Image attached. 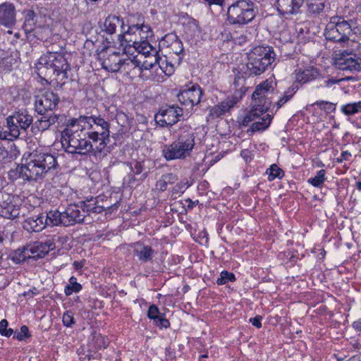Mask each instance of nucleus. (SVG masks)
Instances as JSON below:
<instances>
[{"instance_id":"nucleus-25","label":"nucleus","mask_w":361,"mask_h":361,"mask_svg":"<svg viewBox=\"0 0 361 361\" xmlns=\"http://www.w3.org/2000/svg\"><path fill=\"white\" fill-rule=\"evenodd\" d=\"M45 216L41 215H32L25 220L23 228L29 232H39L45 228Z\"/></svg>"},{"instance_id":"nucleus-53","label":"nucleus","mask_w":361,"mask_h":361,"mask_svg":"<svg viewBox=\"0 0 361 361\" xmlns=\"http://www.w3.org/2000/svg\"><path fill=\"white\" fill-rule=\"evenodd\" d=\"M316 104L321 108H323L324 110L329 111H334L336 110V104L326 102V101H321V102H317Z\"/></svg>"},{"instance_id":"nucleus-27","label":"nucleus","mask_w":361,"mask_h":361,"mask_svg":"<svg viewBox=\"0 0 361 361\" xmlns=\"http://www.w3.org/2000/svg\"><path fill=\"white\" fill-rule=\"evenodd\" d=\"M42 117L37 119L32 126L36 128L39 131H44L49 129L51 126L54 125L60 118V115L51 114L50 115H42Z\"/></svg>"},{"instance_id":"nucleus-28","label":"nucleus","mask_w":361,"mask_h":361,"mask_svg":"<svg viewBox=\"0 0 361 361\" xmlns=\"http://www.w3.org/2000/svg\"><path fill=\"white\" fill-rule=\"evenodd\" d=\"M233 87L235 89L233 94L231 96L233 99L239 102L243 95L246 92L247 88L245 86V78L243 74L238 72L233 81Z\"/></svg>"},{"instance_id":"nucleus-23","label":"nucleus","mask_w":361,"mask_h":361,"mask_svg":"<svg viewBox=\"0 0 361 361\" xmlns=\"http://www.w3.org/2000/svg\"><path fill=\"white\" fill-rule=\"evenodd\" d=\"M238 102L232 97H228L225 100L209 109L208 117L211 119L219 118L234 107Z\"/></svg>"},{"instance_id":"nucleus-21","label":"nucleus","mask_w":361,"mask_h":361,"mask_svg":"<svg viewBox=\"0 0 361 361\" xmlns=\"http://www.w3.org/2000/svg\"><path fill=\"white\" fill-rule=\"evenodd\" d=\"M13 197L6 195V197L0 202V215L6 219H14L20 214V209L13 203Z\"/></svg>"},{"instance_id":"nucleus-50","label":"nucleus","mask_w":361,"mask_h":361,"mask_svg":"<svg viewBox=\"0 0 361 361\" xmlns=\"http://www.w3.org/2000/svg\"><path fill=\"white\" fill-rule=\"evenodd\" d=\"M63 323L64 326L70 327L75 323L73 313L71 311H66L63 315Z\"/></svg>"},{"instance_id":"nucleus-15","label":"nucleus","mask_w":361,"mask_h":361,"mask_svg":"<svg viewBox=\"0 0 361 361\" xmlns=\"http://www.w3.org/2000/svg\"><path fill=\"white\" fill-rule=\"evenodd\" d=\"M16 8L13 4L6 2L0 5L1 25L8 28L13 27L16 23Z\"/></svg>"},{"instance_id":"nucleus-55","label":"nucleus","mask_w":361,"mask_h":361,"mask_svg":"<svg viewBox=\"0 0 361 361\" xmlns=\"http://www.w3.org/2000/svg\"><path fill=\"white\" fill-rule=\"evenodd\" d=\"M291 97L290 94H286L284 92L283 95L276 102L275 105L276 106V110L280 109L283 105H284L286 102H288Z\"/></svg>"},{"instance_id":"nucleus-60","label":"nucleus","mask_w":361,"mask_h":361,"mask_svg":"<svg viewBox=\"0 0 361 361\" xmlns=\"http://www.w3.org/2000/svg\"><path fill=\"white\" fill-rule=\"evenodd\" d=\"M298 89L299 87L298 84H293L286 91H285V92L286 94H290V97L292 98Z\"/></svg>"},{"instance_id":"nucleus-8","label":"nucleus","mask_w":361,"mask_h":361,"mask_svg":"<svg viewBox=\"0 0 361 361\" xmlns=\"http://www.w3.org/2000/svg\"><path fill=\"white\" fill-rule=\"evenodd\" d=\"M350 23L343 19L341 21L331 22L327 25L325 37L327 40L334 42H346L352 33Z\"/></svg>"},{"instance_id":"nucleus-18","label":"nucleus","mask_w":361,"mask_h":361,"mask_svg":"<svg viewBox=\"0 0 361 361\" xmlns=\"http://www.w3.org/2000/svg\"><path fill=\"white\" fill-rule=\"evenodd\" d=\"M133 254L141 263L152 262L156 251L149 245L141 242H136L133 245Z\"/></svg>"},{"instance_id":"nucleus-51","label":"nucleus","mask_w":361,"mask_h":361,"mask_svg":"<svg viewBox=\"0 0 361 361\" xmlns=\"http://www.w3.org/2000/svg\"><path fill=\"white\" fill-rule=\"evenodd\" d=\"M161 314H160L159 308L155 305H152L149 306L147 316L149 319H153L154 321H157V319L159 318Z\"/></svg>"},{"instance_id":"nucleus-42","label":"nucleus","mask_w":361,"mask_h":361,"mask_svg":"<svg viewBox=\"0 0 361 361\" xmlns=\"http://www.w3.org/2000/svg\"><path fill=\"white\" fill-rule=\"evenodd\" d=\"M122 33L118 35V40L122 42L124 40V38L126 37V35H131L135 34L136 31L139 30V23H132V20L128 21V28L127 30L125 29H121Z\"/></svg>"},{"instance_id":"nucleus-61","label":"nucleus","mask_w":361,"mask_h":361,"mask_svg":"<svg viewBox=\"0 0 361 361\" xmlns=\"http://www.w3.org/2000/svg\"><path fill=\"white\" fill-rule=\"evenodd\" d=\"M350 157L351 154L350 152L348 151H343L342 152L341 157L337 158V161L341 163L345 160H348Z\"/></svg>"},{"instance_id":"nucleus-10","label":"nucleus","mask_w":361,"mask_h":361,"mask_svg":"<svg viewBox=\"0 0 361 361\" xmlns=\"http://www.w3.org/2000/svg\"><path fill=\"white\" fill-rule=\"evenodd\" d=\"M59 97L53 91H45L35 97V109L39 115L47 114L54 111L59 103Z\"/></svg>"},{"instance_id":"nucleus-63","label":"nucleus","mask_w":361,"mask_h":361,"mask_svg":"<svg viewBox=\"0 0 361 361\" xmlns=\"http://www.w3.org/2000/svg\"><path fill=\"white\" fill-rule=\"evenodd\" d=\"M132 63L133 65H134L135 67H139L140 68V66H141V61L137 59L136 57H134L133 59H127L126 60V63L127 65H129V63Z\"/></svg>"},{"instance_id":"nucleus-9","label":"nucleus","mask_w":361,"mask_h":361,"mask_svg":"<svg viewBox=\"0 0 361 361\" xmlns=\"http://www.w3.org/2000/svg\"><path fill=\"white\" fill-rule=\"evenodd\" d=\"M183 116V109L177 105L161 106L154 116L156 123L161 127H171L178 123Z\"/></svg>"},{"instance_id":"nucleus-36","label":"nucleus","mask_w":361,"mask_h":361,"mask_svg":"<svg viewBox=\"0 0 361 361\" xmlns=\"http://www.w3.org/2000/svg\"><path fill=\"white\" fill-rule=\"evenodd\" d=\"M343 80V78L336 79L334 77H327L326 78H322L318 80L317 88L318 89H335V85L339 84L341 81Z\"/></svg>"},{"instance_id":"nucleus-3","label":"nucleus","mask_w":361,"mask_h":361,"mask_svg":"<svg viewBox=\"0 0 361 361\" xmlns=\"http://www.w3.org/2000/svg\"><path fill=\"white\" fill-rule=\"evenodd\" d=\"M276 54L271 47L258 46L247 54V71L249 75H259L274 61Z\"/></svg>"},{"instance_id":"nucleus-32","label":"nucleus","mask_w":361,"mask_h":361,"mask_svg":"<svg viewBox=\"0 0 361 361\" xmlns=\"http://www.w3.org/2000/svg\"><path fill=\"white\" fill-rule=\"evenodd\" d=\"M63 212L58 210H51L47 213L45 216L46 225L50 226H63V217H62Z\"/></svg>"},{"instance_id":"nucleus-62","label":"nucleus","mask_w":361,"mask_h":361,"mask_svg":"<svg viewBox=\"0 0 361 361\" xmlns=\"http://www.w3.org/2000/svg\"><path fill=\"white\" fill-rule=\"evenodd\" d=\"M126 183L129 187H133L135 183L136 178H135V175L129 174L127 178L124 179Z\"/></svg>"},{"instance_id":"nucleus-52","label":"nucleus","mask_w":361,"mask_h":361,"mask_svg":"<svg viewBox=\"0 0 361 361\" xmlns=\"http://www.w3.org/2000/svg\"><path fill=\"white\" fill-rule=\"evenodd\" d=\"M67 72L68 71L61 70V71L56 73L54 75L56 76L55 80H59L58 84H59L61 87L66 83V80L68 78Z\"/></svg>"},{"instance_id":"nucleus-20","label":"nucleus","mask_w":361,"mask_h":361,"mask_svg":"<svg viewBox=\"0 0 361 361\" xmlns=\"http://www.w3.org/2000/svg\"><path fill=\"white\" fill-rule=\"evenodd\" d=\"M85 134L92 142H99V145L95 148L93 147V150H92L94 154L102 153L109 142L110 133L105 131L90 130Z\"/></svg>"},{"instance_id":"nucleus-14","label":"nucleus","mask_w":361,"mask_h":361,"mask_svg":"<svg viewBox=\"0 0 361 361\" xmlns=\"http://www.w3.org/2000/svg\"><path fill=\"white\" fill-rule=\"evenodd\" d=\"M63 226H68L75 224L86 223V215L82 214L78 205H70L63 212Z\"/></svg>"},{"instance_id":"nucleus-24","label":"nucleus","mask_w":361,"mask_h":361,"mask_svg":"<svg viewBox=\"0 0 361 361\" xmlns=\"http://www.w3.org/2000/svg\"><path fill=\"white\" fill-rule=\"evenodd\" d=\"M102 200V197L98 196L91 197L90 200L81 202V208L82 214L89 216L91 214H100L104 211V206H100L99 200Z\"/></svg>"},{"instance_id":"nucleus-6","label":"nucleus","mask_w":361,"mask_h":361,"mask_svg":"<svg viewBox=\"0 0 361 361\" xmlns=\"http://www.w3.org/2000/svg\"><path fill=\"white\" fill-rule=\"evenodd\" d=\"M253 4L251 1L240 0L228 8L227 20L231 25H245L255 18Z\"/></svg>"},{"instance_id":"nucleus-33","label":"nucleus","mask_w":361,"mask_h":361,"mask_svg":"<svg viewBox=\"0 0 361 361\" xmlns=\"http://www.w3.org/2000/svg\"><path fill=\"white\" fill-rule=\"evenodd\" d=\"M177 180L178 177L174 173H169L164 174L161 178L157 181L156 188L160 191L164 192L167 189L169 184H173Z\"/></svg>"},{"instance_id":"nucleus-26","label":"nucleus","mask_w":361,"mask_h":361,"mask_svg":"<svg viewBox=\"0 0 361 361\" xmlns=\"http://www.w3.org/2000/svg\"><path fill=\"white\" fill-rule=\"evenodd\" d=\"M118 26H120L121 29L124 28L123 18L116 15H109L104 23V31L109 35H113L116 33Z\"/></svg>"},{"instance_id":"nucleus-1","label":"nucleus","mask_w":361,"mask_h":361,"mask_svg":"<svg viewBox=\"0 0 361 361\" xmlns=\"http://www.w3.org/2000/svg\"><path fill=\"white\" fill-rule=\"evenodd\" d=\"M63 71H69L70 65L68 63L62 52L57 50H49L38 60L35 66L37 75L48 83L56 73Z\"/></svg>"},{"instance_id":"nucleus-54","label":"nucleus","mask_w":361,"mask_h":361,"mask_svg":"<svg viewBox=\"0 0 361 361\" xmlns=\"http://www.w3.org/2000/svg\"><path fill=\"white\" fill-rule=\"evenodd\" d=\"M156 325L159 328H168L170 326L169 321L166 319L162 314L154 321Z\"/></svg>"},{"instance_id":"nucleus-5","label":"nucleus","mask_w":361,"mask_h":361,"mask_svg":"<svg viewBox=\"0 0 361 361\" xmlns=\"http://www.w3.org/2000/svg\"><path fill=\"white\" fill-rule=\"evenodd\" d=\"M61 143L68 153L85 155L93 150L90 140L86 139V134L82 129L73 130L64 129L62 132Z\"/></svg>"},{"instance_id":"nucleus-35","label":"nucleus","mask_w":361,"mask_h":361,"mask_svg":"<svg viewBox=\"0 0 361 361\" xmlns=\"http://www.w3.org/2000/svg\"><path fill=\"white\" fill-rule=\"evenodd\" d=\"M25 22L23 25V28L26 33L31 32L35 27V17L36 15L34 11L27 9L24 11Z\"/></svg>"},{"instance_id":"nucleus-11","label":"nucleus","mask_w":361,"mask_h":361,"mask_svg":"<svg viewBox=\"0 0 361 361\" xmlns=\"http://www.w3.org/2000/svg\"><path fill=\"white\" fill-rule=\"evenodd\" d=\"M335 64L342 71H360L361 58L351 52L341 51L335 54Z\"/></svg>"},{"instance_id":"nucleus-43","label":"nucleus","mask_w":361,"mask_h":361,"mask_svg":"<svg viewBox=\"0 0 361 361\" xmlns=\"http://www.w3.org/2000/svg\"><path fill=\"white\" fill-rule=\"evenodd\" d=\"M267 173L269 174L268 179L269 181L274 180L276 178L281 179L284 176L283 171L275 164L267 170Z\"/></svg>"},{"instance_id":"nucleus-40","label":"nucleus","mask_w":361,"mask_h":361,"mask_svg":"<svg viewBox=\"0 0 361 361\" xmlns=\"http://www.w3.org/2000/svg\"><path fill=\"white\" fill-rule=\"evenodd\" d=\"M146 58L147 59L145 60L141 64L140 71L150 70L159 63V57L157 56V54L154 53Z\"/></svg>"},{"instance_id":"nucleus-44","label":"nucleus","mask_w":361,"mask_h":361,"mask_svg":"<svg viewBox=\"0 0 361 361\" xmlns=\"http://www.w3.org/2000/svg\"><path fill=\"white\" fill-rule=\"evenodd\" d=\"M137 49L142 56L147 57L152 54L151 52L157 54V52L152 48V47L147 42H143L137 47Z\"/></svg>"},{"instance_id":"nucleus-47","label":"nucleus","mask_w":361,"mask_h":361,"mask_svg":"<svg viewBox=\"0 0 361 361\" xmlns=\"http://www.w3.org/2000/svg\"><path fill=\"white\" fill-rule=\"evenodd\" d=\"M78 126H81L80 129H82V133H84V130L85 129V124H87L89 126V129H92V124H91V116H80L78 118Z\"/></svg>"},{"instance_id":"nucleus-31","label":"nucleus","mask_w":361,"mask_h":361,"mask_svg":"<svg viewBox=\"0 0 361 361\" xmlns=\"http://www.w3.org/2000/svg\"><path fill=\"white\" fill-rule=\"evenodd\" d=\"M10 257L16 264H20L25 261L26 259L30 258L31 255L28 245L23 246L14 250L11 253Z\"/></svg>"},{"instance_id":"nucleus-59","label":"nucleus","mask_w":361,"mask_h":361,"mask_svg":"<svg viewBox=\"0 0 361 361\" xmlns=\"http://www.w3.org/2000/svg\"><path fill=\"white\" fill-rule=\"evenodd\" d=\"M184 185L181 183L176 184L172 190V195L178 193H183L184 191Z\"/></svg>"},{"instance_id":"nucleus-13","label":"nucleus","mask_w":361,"mask_h":361,"mask_svg":"<svg viewBox=\"0 0 361 361\" xmlns=\"http://www.w3.org/2000/svg\"><path fill=\"white\" fill-rule=\"evenodd\" d=\"M16 173L18 174L19 178H22L25 180H35L42 179L45 176V171H43L36 163L35 161L30 157V160L25 165L18 166L16 169Z\"/></svg>"},{"instance_id":"nucleus-45","label":"nucleus","mask_w":361,"mask_h":361,"mask_svg":"<svg viewBox=\"0 0 361 361\" xmlns=\"http://www.w3.org/2000/svg\"><path fill=\"white\" fill-rule=\"evenodd\" d=\"M235 281V274L227 271H223L220 274V277L218 278L216 283L218 285L226 284L228 281L234 282Z\"/></svg>"},{"instance_id":"nucleus-2","label":"nucleus","mask_w":361,"mask_h":361,"mask_svg":"<svg viewBox=\"0 0 361 361\" xmlns=\"http://www.w3.org/2000/svg\"><path fill=\"white\" fill-rule=\"evenodd\" d=\"M274 90L272 82L267 80L257 86L252 94V109L241 121L242 126H247L251 121L267 111L271 104L268 96Z\"/></svg>"},{"instance_id":"nucleus-17","label":"nucleus","mask_w":361,"mask_h":361,"mask_svg":"<svg viewBox=\"0 0 361 361\" xmlns=\"http://www.w3.org/2000/svg\"><path fill=\"white\" fill-rule=\"evenodd\" d=\"M28 247L31 257L42 258L55 248V243L52 239H47L44 242H35Z\"/></svg>"},{"instance_id":"nucleus-37","label":"nucleus","mask_w":361,"mask_h":361,"mask_svg":"<svg viewBox=\"0 0 361 361\" xmlns=\"http://www.w3.org/2000/svg\"><path fill=\"white\" fill-rule=\"evenodd\" d=\"M82 286L77 282V279L75 276H71L69 279V283H68L65 287L64 292L67 296H69L73 293L80 292Z\"/></svg>"},{"instance_id":"nucleus-46","label":"nucleus","mask_w":361,"mask_h":361,"mask_svg":"<svg viewBox=\"0 0 361 361\" xmlns=\"http://www.w3.org/2000/svg\"><path fill=\"white\" fill-rule=\"evenodd\" d=\"M175 40L171 44V49L173 52L176 54L178 56H180V54L183 53V42L180 39L178 38L176 35L174 36ZM181 58L179 57V59Z\"/></svg>"},{"instance_id":"nucleus-12","label":"nucleus","mask_w":361,"mask_h":361,"mask_svg":"<svg viewBox=\"0 0 361 361\" xmlns=\"http://www.w3.org/2000/svg\"><path fill=\"white\" fill-rule=\"evenodd\" d=\"M203 91L198 85H192L188 88L181 90L178 94V99L181 105L188 111L200 104Z\"/></svg>"},{"instance_id":"nucleus-57","label":"nucleus","mask_w":361,"mask_h":361,"mask_svg":"<svg viewBox=\"0 0 361 361\" xmlns=\"http://www.w3.org/2000/svg\"><path fill=\"white\" fill-rule=\"evenodd\" d=\"M139 32H142L145 33V36H144L145 38H147L149 37V33H151V29L150 27L147 25H145L143 23H139ZM143 38V37H142Z\"/></svg>"},{"instance_id":"nucleus-29","label":"nucleus","mask_w":361,"mask_h":361,"mask_svg":"<svg viewBox=\"0 0 361 361\" xmlns=\"http://www.w3.org/2000/svg\"><path fill=\"white\" fill-rule=\"evenodd\" d=\"M319 73L317 68H307L299 71L296 74V82L298 83H307L317 78Z\"/></svg>"},{"instance_id":"nucleus-7","label":"nucleus","mask_w":361,"mask_h":361,"mask_svg":"<svg viewBox=\"0 0 361 361\" xmlns=\"http://www.w3.org/2000/svg\"><path fill=\"white\" fill-rule=\"evenodd\" d=\"M33 121L32 116L27 111L15 112L6 118L7 128L11 137L18 138L21 131H26Z\"/></svg>"},{"instance_id":"nucleus-48","label":"nucleus","mask_w":361,"mask_h":361,"mask_svg":"<svg viewBox=\"0 0 361 361\" xmlns=\"http://www.w3.org/2000/svg\"><path fill=\"white\" fill-rule=\"evenodd\" d=\"M30 336L28 327L25 325L22 326L20 328V331L14 334L13 338H16L18 341H23L26 338H29Z\"/></svg>"},{"instance_id":"nucleus-30","label":"nucleus","mask_w":361,"mask_h":361,"mask_svg":"<svg viewBox=\"0 0 361 361\" xmlns=\"http://www.w3.org/2000/svg\"><path fill=\"white\" fill-rule=\"evenodd\" d=\"M271 119L272 117L269 114H266L262 118H259L257 121L252 124L250 128L247 131V133L266 130L269 126Z\"/></svg>"},{"instance_id":"nucleus-38","label":"nucleus","mask_w":361,"mask_h":361,"mask_svg":"<svg viewBox=\"0 0 361 361\" xmlns=\"http://www.w3.org/2000/svg\"><path fill=\"white\" fill-rule=\"evenodd\" d=\"M326 179V171L321 169L317 172L314 177L309 178L307 182L314 187L321 188Z\"/></svg>"},{"instance_id":"nucleus-41","label":"nucleus","mask_w":361,"mask_h":361,"mask_svg":"<svg viewBox=\"0 0 361 361\" xmlns=\"http://www.w3.org/2000/svg\"><path fill=\"white\" fill-rule=\"evenodd\" d=\"M91 124L92 126H97V128H100L101 131H105L106 133H110L109 128L110 124L109 122L106 121L103 118L100 116H91Z\"/></svg>"},{"instance_id":"nucleus-22","label":"nucleus","mask_w":361,"mask_h":361,"mask_svg":"<svg viewBox=\"0 0 361 361\" xmlns=\"http://www.w3.org/2000/svg\"><path fill=\"white\" fill-rule=\"evenodd\" d=\"M31 157L39 166H40L43 171H45V173L55 169L57 165L56 158L51 154L36 152L31 154Z\"/></svg>"},{"instance_id":"nucleus-4","label":"nucleus","mask_w":361,"mask_h":361,"mask_svg":"<svg viewBox=\"0 0 361 361\" xmlns=\"http://www.w3.org/2000/svg\"><path fill=\"white\" fill-rule=\"evenodd\" d=\"M195 146V135L190 130H183L171 145H165L162 154L167 161L185 159L190 155Z\"/></svg>"},{"instance_id":"nucleus-19","label":"nucleus","mask_w":361,"mask_h":361,"mask_svg":"<svg viewBox=\"0 0 361 361\" xmlns=\"http://www.w3.org/2000/svg\"><path fill=\"white\" fill-rule=\"evenodd\" d=\"M104 57L102 68L111 73L118 72L121 66L126 64V60L121 59V54L118 51H112L109 53L106 57L104 55Z\"/></svg>"},{"instance_id":"nucleus-49","label":"nucleus","mask_w":361,"mask_h":361,"mask_svg":"<svg viewBox=\"0 0 361 361\" xmlns=\"http://www.w3.org/2000/svg\"><path fill=\"white\" fill-rule=\"evenodd\" d=\"M130 169L134 171L135 175L140 174L144 169L143 162L135 161L133 163H128Z\"/></svg>"},{"instance_id":"nucleus-39","label":"nucleus","mask_w":361,"mask_h":361,"mask_svg":"<svg viewBox=\"0 0 361 361\" xmlns=\"http://www.w3.org/2000/svg\"><path fill=\"white\" fill-rule=\"evenodd\" d=\"M341 111L348 116L354 115L361 111V102L350 103L342 106Z\"/></svg>"},{"instance_id":"nucleus-34","label":"nucleus","mask_w":361,"mask_h":361,"mask_svg":"<svg viewBox=\"0 0 361 361\" xmlns=\"http://www.w3.org/2000/svg\"><path fill=\"white\" fill-rule=\"evenodd\" d=\"M327 2L328 0H308L307 11L311 14H319L324 11Z\"/></svg>"},{"instance_id":"nucleus-56","label":"nucleus","mask_w":361,"mask_h":361,"mask_svg":"<svg viewBox=\"0 0 361 361\" xmlns=\"http://www.w3.org/2000/svg\"><path fill=\"white\" fill-rule=\"evenodd\" d=\"M231 38L239 44H243L247 40V36L243 34L238 36L237 33H234Z\"/></svg>"},{"instance_id":"nucleus-58","label":"nucleus","mask_w":361,"mask_h":361,"mask_svg":"<svg viewBox=\"0 0 361 361\" xmlns=\"http://www.w3.org/2000/svg\"><path fill=\"white\" fill-rule=\"evenodd\" d=\"M262 317L261 316H256L253 318L250 319V322L252 323V324L257 328L259 329L262 327Z\"/></svg>"},{"instance_id":"nucleus-16","label":"nucleus","mask_w":361,"mask_h":361,"mask_svg":"<svg viewBox=\"0 0 361 361\" xmlns=\"http://www.w3.org/2000/svg\"><path fill=\"white\" fill-rule=\"evenodd\" d=\"M305 0H276V6L281 15H295L300 12Z\"/></svg>"},{"instance_id":"nucleus-64","label":"nucleus","mask_w":361,"mask_h":361,"mask_svg":"<svg viewBox=\"0 0 361 361\" xmlns=\"http://www.w3.org/2000/svg\"><path fill=\"white\" fill-rule=\"evenodd\" d=\"M76 125H78L77 118H71L69 119L66 124V128L65 129H73Z\"/></svg>"}]
</instances>
